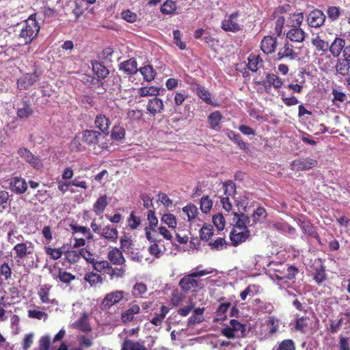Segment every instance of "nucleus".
Returning a JSON list of instances; mask_svg holds the SVG:
<instances>
[{"mask_svg":"<svg viewBox=\"0 0 350 350\" xmlns=\"http://www.w3.org/2000/svg\"><path fill=\"white\" fill-rule=\"evenodd\" d=\"M247 68L252 72H257L263 66V60L259 55L251 53L248 57Z\"/></svg>","mask_w":350,"mask_h":350,"instance_id":"obj_24","label":"nucleus"},{"mask_svg":"<svg viewBox=\"0 0 350 350\" xmlns=\"http://www.w3.org/2000/svg\"><path fill=\"white\" fill-rule=\"evenodd\" d=\"M161 221L167 225L170 228L174 229L176 227L177 222L176 217L172 213L164 214L161 219Z\"/></svg>","mask_w":350,"mask_h":350,"instance_id":"obj_55","label":"nucleus"},{"mask_svg":"<svg viewBox=\"0 0 350 350\" xmlns=\"http://www.w3.org/2000/svg\"><path fill=\"white\" fill-rule=\"evenodd\" d=\"M310 319L308 317H297L295 321V329L301 333H306L309 329Z\"/></svg>","mask_w":350,"mask_h":350,"instance_id":"obj_34","label":"nucleus"},{"mask_svg":"<svg viewBox=\"0 0 350 350\" xmlns=\"http://www.w3.org/2000/svg\"><path fill=\"white\" fill-rule=\"evenodd\" d=\"M107 258L112 264L116 265H122L125 262V258L120 249L113 247L109 250L107 254Z\"/></svg>","mask_w":350,"mask_h":350,"instance_id":"obj_22","label":"nucleus"},{"mask_svg":"<svg viewBox=\"0 0 350 350\" xmlns=\"http://www.w3.org/2000/svg\"><path fill=\"white\" fill-rule=\"evenodd\" d=\"M160 88L154 86L142 87L139 89V94L141 96H157L159 94Z\"/></svg>","mask_w":350,"mask_h":350,"instance_id":"obj_51","label":"nucleus"},{"mask_svg":"<svg viewBox=\"0 0 350 350\" xmlns=\"http://www.w3.org/2000/svg\"><path fill=\"white\" fill-rule=\"evenodd\" d=\"M72 327L83 332L88 333L92 331V327L88 321V316L84 312L81 317L72 323Z\"/></svg>","mask_w":350,"mask_h":350,"instance_id":"obj_23","label":"nucleus"},{"mask_svg":"<svg viewBox=\"0 0 350 350\" xmlns=\"http://www.w3.org/2000/svg\"><path fill=\"white\" fill-rule=\"evenodd\" d=\"M64 252L65 260L70 264H75L79 261V254L76 250H67Z\"/></svg>","mask_w":350,"mask_h":350,"instance_id":"obj_56","label":"nucleus"},{"mask_svg":"<svg viewBox=\"0 0 350 350\" xmlns=\"http://www.w3.org/2000/svg\"><path fill=\"white\" fill-rule=\"evenodd\" d=\"M52 286L49 284H44L41 286L40 290L38 291L39 297L43 304L51 303L53 304V301L49 299L50 291L51 289Z\"/></svg>","mask_w":350,"mask_h":350,"instance_id":"obj_40","label":"nucleus"},{"mask_svg":"<svg viewBox=\"0 0 350 350\" xmlns=\"http://www.w3.org/2000/svg\"><path fill=\"white\" fill-rule=\"evenodd\" d=\"M68 5L70 6L75 20H78L83 14L84 9L81 3L76 1H69Z\"/></svg>","mask_w":350,"mask_h":350,"instance_id":"obj_44","label":"nucleus"},{"mask_svg":"<svg viewBox=\"0 0 350 350\" xmlns=\"http://www.w3.org/2000/svg\"><path fill=\"white\" fill-rule=\"evenodd\" d=\"M304 20V16L302 13H294L289 15L287 26H290L292 28H299L301 25Z\"/></svg>","mask_w":350,"mask_h":350,"instance_id":"obj_43","label":"nucleus"},{"mask_svg":"<svg viewBox=\"0 0 350 350\" xmlns=\"http://www.w3.org/2000/svg\"><path fill=\"white\" fill-rule=\"evenodd\" d=\"M191 90L195 92L203 101L207 104L212 103L210 92L197 82L191 84Z\"/></svg>","mask_w":350,"mask_h":350,"instance_id":"obj_19","label":"nucleus"},{"mask_svg":"<svg viewBox=\"0 0 350 350\" xmlns=\"http://www.w3.org/2000/svg\"><path fill=\"white\" fill-rule=\"evenodd\" d=\"M230 324L237 337H244L245 336L246 325L245 324L240 323L236 319L230 320Z\"/></svg>","mask_w":350,"mask_h":350,"instance_id":"obj_38","label":"nucleus"},{"mask_svg":"<svg viewBox=\"0 0 350 350\" xmlns=\"http://www.w3.org/2000/svg\"><path fill=\"white\" fill-rule=\"evenodd\" d=\"M147 220L148 221V226H147L150 229H155L158 226V219L155 215V212L153 210H149L147 213Z\"/></svg>","mask_w":350,"mask_h":350,"instance_id":"obj_62","label":"nucleus"},{"mask_svg":"<svg viewBox=\"0 0 350 350\" xmlns=\"http://www.w3.org/2000/svg\"><path fill=\"white\" fill-rule=\"evenodd\" d=\"M141 224V219L135 215L134 211H131L128 219V225L132 230L137 229Z\"/></svg>","mask_w":350,"mask_h":350,"instance_id":"obj_58","label":"nucleus"},{"mask_svg":"<svg viewBox=\"0 0 350 350\" xmlns=\"http://www.w3.org/2000/svg\"><path fill=\"white\" fill-rule=\"evenodd\" d=\"M140 312V306L136 301H132L126 310L122 311L120 320L124 324L132 322L135 319V315L139 314Z\"/></svg>","mask_w":350,"mask_h":350,"instance_id":"obj_9","label":"nucleus"},{"mask_svg":"<svg viewBox=\"0 0 350 350\" xmlns=\"http://www.w3.org/2000/svg\"><path fill=\"white\" fill-rule=\"evenodd\" d=\"M313 279L319 285H321L327 280L325 267L323 264H321L319 267L315 268Z\"/></svg>","mask_w":350,"mask_h":350,"instance_id":"obj_41","label":"nucleus"},{"mask_svg":"<svg viewBox=\"0 0 350 350\" xmlns=\"http://www.w3.org/2000/svg\"><path fill=\"white\" fill-rule=\"evenodd\" d=\"M255 83L265 86L266 92L269 93L271 86L275 89L280 88L283 85V81L277 75L268 73L266 75V81H255Z\"/></svg>","mask_w":350,"mask_h":350,"instance_id":"obj_12","label":"nucleus"},{"mask_svg":"<svg viewBox=\"0 0 350 350\" xmlns=\"http://www.w3.org/2000/svg\"><path fill=\"white\" fill-rule=\"evenodd\" d=\"M183 212L187 216V219L190 222L195 221L199 213L197 206L193 204H187L183 207Z\"/></svg>","mask_w":350,"mask_h":350,"instance_id":"obj_36","label":"nucleus"},{"mask_svg":"<svg viewBox=\"0 0 350 350\" xmlns=\"http://www.w3.org/2000/svg\"><path fill=\"white\" fill-rule=\"evenodd\" d=\"M336 72L342 76H346L349 74L350 69V62L347 59H338L335 66Z\"/></svg>","mask_w":350,"mask_h":350,"instance_id":"obj_35","label":"nucleus"},{"mask_svg":"<svg viewBox=\"0 0 350 350\" xmlns=\"http://www.w3.org/2000/svg\"><path fill=\"white\" fill-rule=\"evenodd\" d=\"M137 66L136 60L134 58H131L121 63L120 64V70L128 75H134L138 70Z\"/></svg>","mask_w":350,"mask_h":350,"instance_id":"obj_25","label":"nucleus"},{"mask_svg":"<svg viewBox=\"0 0 350 350\" xmlns=\"http://www.w3.org/2000/svg\"><path fill=\"white\" fill-rule=\"evenodd\" d=\"M252 219L254 223L260 222L262 219H266L267 213L262 206H258L252 214Z\"/></svg>","mask_w":350,"mask_h":350,"instance_id":"obj_53","label":"nucleus"},{"mask_svg":"<svg viewBox=\"0 0 350 350\" xmlns=\"http://www.w3.org/2000/svg\"><path fill=\"white\" fill-rule=\"evenodd\" d=\"M148 291L147 285L143 282H136L132 288V295L135 298H143Z\"/></svg>","mask_w":350,"mask_h":350,"instance_id":"obj_42","label":"nucleus"},{"mask_svg":"<svg viewBox=\"0 0 350 350\" xmlns=\"http://www.w3.org/2000/svg\"><path fill=\"white\" fill-rule=\"evenodd\" d=\"M332 94L333 95L332 102L334 105L339 107V103H344L347 100V97L346 94L338 91L337 89L334 88Z\"/></svg>","mask_w":350,"mask_h":350,"instance_id":"obj_50","label":"nucleus"},{"mask_svg":"<svg viewBox=\"0 0 350 350\" xmlns=\"http://www.w3.org/2000/svg\"><path fill=\"white\" fill-rule=\"evenodd\" d=\"M213 271V269H205L193 271L183 277L179 281L178 285L181 290L185 293L189 291L197 292L198 289L204 287V284L196 278L211 274Z\"/></svg>","mask_w":350,"mask_h":350,"instance_id":"obj_1","label":"nucleus"},{"mask_svg":"<svg viewBox=\"0 0 350 350\" xmlns=\"http://www.w3.org/2000/svg\"><path fill=\"white\" fill-rule=\"evenodd\" d=\"M345 40L341 38L336 37L331 45L329 46V51L334 57H338L340 55L342 51L345 48Z\"/></svg>","mask_w":350,"mask_h":350,"instance_id":"obj_27","label":"nucleus"},{"mask_svg":"<svg viewBox=\"0 0 350 350\" xmlns=\"http://www.w3.org/2000/svg\"><path fill=\"white\" fill-rule=\"evenodd\" d=\"M127 295V293L122 290H116L107 293L101 301V310L107 311L110 310L113 306L120 303L123 299L127 301V299L125 298Z\"/></svg>","mask_w":350,"mask_h":350,"instance_id":"obj_4","label":"nucleus"},{"mask_svg":"<svg viewBox=\"0 0 350 350\" xmlns=\"http://www.w3.org/2000/svg\"><path fill=\"white\" fill-rule=\"evenodd\" d=\"M38 75L36 72L25 73L17 81V88L19 90H27L38 80Z\"/></svg>","mask_w":350,"mask_h":350,"instance_id":"obj_14","label":"nucleus"},{"mask_svg":"<svg viewBox=\"0 0 350 350\" xmlns=\"http://www.w3.org/2000/svg\"><path fill=\"white\" fill-rule=\"evenodd\" d=\"M139 72L145 81L150 82L156 76V72L151 65H146L139 69Z\"/></svg>","mask_w":350,"mask_h":350,"instance_id":"obj_37","label":"nucleus"},{"mask_svg":"<svg viewBox=\"0 0 350 350\" xmlns=\"http://www.w3.org/2000/svg\"><path fill=\"white\" fill-rule=\"evenodd\" d=\"M81 81L90 88H95L103 85L100 79L85 74L81 75Z\"/></svg>","mask_w":350,"mask_h":350,"instance_id":"obj_39","label":"nucleus"},{"mask_svg":"<svg viewBox=\"0 0 350 350\" xmlns=\"http://www.w3.org/2000/svg\"><path fill=\"white\" fill-rule=\"evenodd\" d=\"M83 279L85 282H88L91 286L102 283L103 282L101 275L93 271L86 273Z\"/></svg>","mask_w":350,"mask_h":350,"instance_id":"obj_48","label":"nucleus"},{"mask_svg":"<svg viewBox=\"0 0 350 350\" xmlns=\"http://www.w3.org/2000/svg\"><path fill=\"white\" fill-rule=\"evenodd\" d=\"M18 154L26 162L29 163L32 167L39 170L43 167V163L41 159L33 155L27 148H20L18 150Z\"/></svg>","mask_w":350,"mask_h":350,"instance_id":"obj_8","label":"nucleus"},{"mask_svg":"<svg viewBox=\"0 0 350 350\" xmlns=\"http://www.w3.org/2000/svg\"><path fill=\"white\" fill-rule=\"evenodd\" d=\"M289 5L278 7L271 17V25L273 27V29L270 31L273 36H280L282 33L284 25L285 23V17L284 14L286 12V8H289Z\"/></svg>","mask_w":350,"mask_h":350,"instance_id":"obj_3","label":"nucleus"},{"mask_svg":"<svg viewBox=\"0 0 350 350\" xmlns=\"http://www.w3.org/2000/svg\"><path fill=\"white\" fill-rule=\"evenodd\" d=\"M81 142V137H80L78 135H76L70 142V148L72 151L74 152H82L85 150V146H83Z\"/></svg>","mask_w":350,"mask_h":350,"instance_id":"obj_54","label":"nucleus"},{"mask_svg":"<svg viewBox=\"0 0 350 350\" xmlns=\"http://www.w3.org/2000/svg\"><path fill=\"white\" fill-rule=\"evenodd\" d=\"M298 49L295 48L292 44L286 42L278 53L277 60L280 61L282 59L295 60L299 59V52L297 51Z\"/></svg>","mask_w":350,"mask_h":350,"instance_id":"obj_7","label":"nucleus"},{"mask_svg":"<svg viewBox=\"0 0 350 350\" xmlns=\"http://www.w3.org/2000/svg\"><path fill=\"white\" fill-rule=\"evenodd\" d=\"M64 247V245L59 248H53L51 247V246H47L44 247V251L46 255L49 256L52 260H58L62 257L64 252L63 250Z\"/></svg>","mask_w":350,"mask_h":350,"instance_id":"obj_45","label":"nucleus"},{"mask_svg":"<svg viewBox=\"0 0 350 350\" xmlns=\"http://www.w3.org/2000/svg\"><path fill=\"white\" fill-rule=\"evenodd\" d=\"M100 236L109 242L116 243L118 238V231L116 227L107 225L102 228Z\"/></svg>","mask_w":350,"mask_h":350,"instance_id":"obj_21","label":"nucleus"},{"mask_svg":"<svg viewBox=\"0 0 350 350\" xmlns=\"http://www.w3.org/2000/svg\"><path fill=\"white\" fill-rule=\"evenodd\" d=\"M318 165L316 159L310 157H302L292 161L290 163V168L295 172L310 170Z\"/></svg>","mask_w":350,"mask_h":350,"instance_id":"obj_6","label":"nucleus"},{"mask_svg":"<svg viewBox=\"0 0 350 350\" xmlns=\"http://www.w3.org/2000/svg\"><path fill=\"white\" fill-rule=\"evenodd\" d=\"M277 350H295V342L291 339L284 340L279 344Z\"/></svg>","mask_w":350,"mask_h":350,"instance_id":"obj_64","label":"nucleus"},{"mask_svg":"<svg viewBox=\"0 0 350 350\" xmlns=\"http://www.w3.org/2000/svg\"><path fill=\"white\" fill-rule=\"evenodd\" d=\"M299 221L301 222L300 227L305 233L312 238H319L317 231L309 221L304 218L303 221L299 219Z\"/></svg>","mask_w":350,"mask_h":350,"instance_id":"obj_33","label":"nucleus"},{"mask_svg":"<svg viewBox=\"0 0 350 350\" xmlns=\"http://www.w3.org/2000/svg\"><path fill=\"white\" fill-rule=\"evenodd\" d=\"M91 64L94 73L98 77L97 79H103L108 76L109 70L103 64L96 60L92 61Z\"/></svg>","mask_w":350,"mask_h":350,"instance_id":"obj_28","label":"nucleus"},{"mask_svg":"<svg viewBox=\"0 0 350 350\" xmlns=\"http://www.w3.org/2000/svg\"><path fill=\"white\" fill-rule=\"evenodd\" d=\"M122 350H146V347L139 342L126 339L122 345Z\"/></svg>","mask_w":350,"mask_h":350,"instance_id":"obj_47","label":"nucleus"},{"mask_svg":"<svg viewBox=\"0 0 350 350\" xmlns=\"http://www.w3.org/2000/svg\"><path fill=\"white\" fill-rule=\"evenodd\" d=\"M208 245L211 249L219 251L226 248L228 243L224 238L219 237L214 241L210 242Z\"/></svg>","mask_w":350,"mask_h":350,"instance_id":"obj_57","label":"nucleus"},{"mask_svg":"<svg viewBox=\"0 0 350 350\" xmlns=\"http://www.w3.org/2000/svg\"><path fill=\"white\" fill-rule=\"evenodd\" d=\"M36 14H31L25 22L19 39L22 40L21 44H27L31 42L40 31V25L36 18Z\"/></svg>","mask_w":350,"mask_h":350,"instance_id":"obj_2","label":"nucleus"},{"mask_svg":"<svg viewBox=\"0 0 350 350\" xmlns=\"http://www.w3.org/2000/svg\"><path fill=\"white\" fill-rule=\"evenodd\" d=\"M277 46V38L272 36H267L260 42V49L265 54H270L275 51Z\"/></svg>","mask_w":350,"mask_h":350,"instance_id":"obj_17","label":"nucleus"},{"mask_svg":"<svg viewBox=\"0 0 350 350\" xmlns=\"http://www.w3.org/2000/svg\"><path fill=\"white\" fill-rule=\"evenodd\" d=\"M325 18L323 11L316 9L310 12L307 21L310 27L317 28L321 27L324 24Z\"/></svg>","mask_w":350,"mask_h":350,"instance_id":"obj_15","label":"nucleus"},{"mask_svg":"<svg viewBox=\"0 0 350 350\" xmlns=\"http://www.w3.org/2000/svg\"><path fill=\"white\" fill-rule=\"evenodd\" d=\"M9 189L14 193L21 195L25 193L27 189V183L21 176H14L10 179Z\"/></svg>","mask_w":350,"mask_h":350,"instance_id":"obj_13","label":"nucleus"},{"mask_svg":"<svg viewBox=\"0 0 350 350\" xmlns=\"http://www.w3.org/2000/svg\"><path fill=\"white\" fill-rule=\"evenodd\" d=\"M222 118V116L219 111L211 113L208 117V121L212 129H216L219 126Z\"/></svg>","mask_w":350,"mask_h":350,"instance_id":"obj_49","label":"nucleus"},{"mask_svg":"<svg viewBox=\"0 0 350 350\" xmlns=\"http://www.w3.org/2000/svg\"><path fill=\"white\" fill-rule=\"evenodd\" d=\"M250 232L247 227L234 226L229 237L232 246L237 247L245 242L250 237Z\"/></svg>","mask_w":350,"mask_h":350,"instance_id":"obj_5","label":"nucleus"},{"mask_svg":"<svg viewBox=\"0 0 350 350\" xmlns=\"http://www.w3.org/2000/svg\"><path fill=\"white\" fill-rule=\"evenodd\" d=\"M33 114L31 102L29 100H23L16 110V116L21 120L27 119Z\"/></svg>","mask_w":350,"mask_h":350,"instance_id":"obj_16","label":"nucleus"},{"mask_svg":"<svg viewBox=\"0 0 350 350\" xmlns=\"http://www.w3.org/2000/svg\"><path fill=\"white\" fill-rule=\"evenodd\" d=\"M126 131L120 125H115L111 131V137L113 139L120 140L124 138Z\"/></svg>","mask_w":350,"mask_h":350,"instance_id":"obj_52","label":"nucleus"},{"mask_svg":"<svg viewBox=\"0 0 350 350\" xmlns=\"http://www.w3.org/2000/svg\"><path fill=\"white\" fill-rule=\"evenodd\" d=\"M92 265V267L94 270L100 273H104L107 274L109 273V269H111V266L110 263L107 260H96L95 258H93V260H91L90 262Z\"/></svg>","mask_w":350,"mask_h":350,"instance_id":"obj_32","label":"nucleus"},{"mask_svg":"<svg viewBox=\"0 0 350 350\" xmlns=\"http://www.w3.org/2000/svg\"><path fill=\"white\" fill-rule=\"evenodd\" d=\"M177 5L176 3L172 0H167L161 6L160 11L162 14L170 15V14H178L176 12Z\"/></svg>","mask_w":350,"mask_h":350,"instance_id":"obj_31","label":"nucleus"},{"mask_svg":"<svg viewBox=\"0 0 350 350\" xmlns=\"http://www.w3.org/2000/svg\"><path fill=\"white\" fill-rule=\"evenodd\" d=\"M231 306L230 302L221 304L216 311V314L220 320H224L226 318V312Z\"/></svg>","mask_w":350,"mask_h":350,"instance_id":"obj_60","label":"nucleus"},{"mask_svg":"<svg viewBox=\"0 0 350 350\" xmlns=\"http://www.w3.org/2000/svg\"><path fill=\"white\" fill-rule=\"evenodd\" d=\"M213 206V201L208 196H202L200 200V209L203 213H208Z\"/></svg>","mask_w":350,"mask_h":350,"instance_id":"obj_59","label":"nucleus"},{"mask_svg":"<svg viewBox=\"0 0 350 350\" xmlns=\"http://www.w3.org/2000/svg\"><path fill=\"white\" fill-rule=\"evenodd\" d=\"M13 250L15 251L16 257L20 259H24L28 254L31 252L28 251L27 244L25 243H19L14 245Z\"/></svg>","mask_w":350,"mask_h":350,"instance_id":"obj_46","label":"nucleus"},{"mask_svg":"<svg viewBox=\"0 0 350 350\" xmlns=\"http://www.w3.org/2000/svg\"><path fill=\"white\" fill-rule=\"evenodd\" d=\"M286 37L293 42H301L305 38V32L300 27L292 28L286 33Z\"/></svg>","mask_w":350,"mask_h":350,"instance_id":"obj_30","label":"nucleus"},{"mask_svg":"<svg viewBox=\"0 0 350 350\" xmlns=\"http://www.w3.org/2000/svg\"><path fill=\"white\" fill-rule=\"evenodd\" d=\"M120 14L122 18L128 23H133L137 20V14L129 9L122 10Z\"/></svg>","mask_w":350,"mask_h":350,"instance_id":"obj_61","label":"nucleus"},{"mask_svg":"<svg viewBox=\"0 0 350 350\" xmlns=\"http://www.w3.org/2000/svg\"><path fill=\"white\" fill-rule=\"evenodd\" d=\"M239 15V12H235L231 14L227 19L222 21L221 28L225 31H231L234 33L240 31L241 27L238 20Z\"/></svg>","mask_w":350,"mask_h":350,"instance_id":"obj_10","label":"nucleus"},{"mask_svg":"<svg viewBox=\"0 0 350 350\" xmlns=\"http://www.w3.org/2000/svg\"><path fill=\"white\" fill-rule=\"evenodd\" d=\"M170 308L167 306L164 305L161 306L160 308L159 313H154V317L150 320V322L155 325L160 326L161 325L163 320L165 319L166 315L169 313Z\"/></svg>","mask_w":350,"mask_h":350,"instance_id":"obj_29","label":"nucleus"},{"mask_svg":"<svg viewBox=\"0 0 350 350\" xmlns=\"http://www.w3.org/2000/svg\"><path fill=\"white\" fill-rule=\"evenodd\" d=\"M12 269L8 262H4L0 265V276H3L5 280H8L12 278Z\"/></svg>","mask_w":350,"mask_h":350,"instance_id":"obj_63","label":"nucleus"},{"mask_svg":"<svg viewBox=\"0 0 350 350\" xmlns=\"http://www.w3.org/2000/svg\"><path fill=\"white\" fill-rule=\"evenodd\" d=\"M146 109L152 116L161 113L164 109L163 102L161 98L155 96L148 100Z\"/></svg>","mask_w":350,"mask_h":350,"instance_id":"obj_18","label":"nucleus"},{"mask_svg":"<svg viewBox=\"0 0 350 350\" xmlns=\"http://www.w3.org/2000/svg\"><path fill=\"white\" fill-rule=\"evenodd\" d=\"M100 137V131L86 129L81 133V142L89 147H94L98 143Z\"/></svg>","mask_w":350,"mask_h":350,"instance_id":"obj_11","label":"nucleus"},{"mask_svg":"<svg viewBox=\"0 0 350 350\" xmlns=\"http://www.w3.org/2000/svg\"><path fill=\"white\" fill-rule=\"evenodd\" d=\"M108 204L109 202L107 195H102L93 204L92 210L96 215H100L103 213Z\"/></svg>","mask_w":350,"mask_h":350,"instance_id":"obj_26","label":"nucleus"},{"mask_svg":"<svg viewBox=\"0 0 350 350\" xmlns=\"http://www.w3.org/2000/svg\"><path fill=\"white\" fill-rule=\"evenodd\" d=\"M94 124L100 130V132H102L105 135H109L111 122L105 115H97L94 120Z\"/></svg>","mask_w":350,"mask_h":350,"instance_id":"obj_20","label":"nucleus"}]
</instances>
